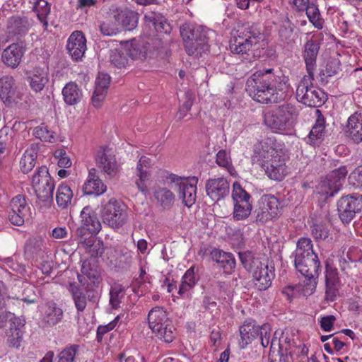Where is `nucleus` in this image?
Segmentation results:
<instances>
[{
    "mask_svg": "<svg viewBox=\"0 0 362 362\" xmlns=\"http://www.w3.org/2000/svg\"><path fill=\"white\" fill-rule=\"evenodd\" d=\"M238 256L243 267L252 274L255 287L259 291L268 289L275 276L274 267L250 250L240 252Z\"/></svg>",
    "mask_w": 362,
    "mask_h": 362,
    "instance_id": "f257e3e1",
    "label": "nucleus"
},
{
    "mask_svg": "<svg viewBox=\"0 0 362 362\" xmlns=\"http://www.w3.org/2000/svg\"><path fill=\"white\" fill-rule=\"evenodd\" d=\"M214 32L208 28L190 23L180 27L185 49L189 55L202 54L209 50V41Z\"/></svg>",
    "mask_w": 362,
    "mask_h": 362,
    "instance_id": "f03ea898",
    "label": "nucleus"
},
{
    "mask_svg": "<svg viewBox=\"0 0 362 362\" xmlns=\"http://www.w3.org/2000/svg\"><path fill=\"white\" fill-rule=\"evenodd\" d=\"M298 109L292 104H284L264 114V123L273 132L291 129L297 122Z\"/></svg>",
    "mask_w": 362,
    "mask_h": 362,
    "instance_id": "7ed1b4c3",
    "label": "nucleus"
},
{
    "mask_svg": "<svg viewBox=\"0 0 362 362\" xmlns=\"http://www.w3.org/2000/svg\"><path fill=\"white\" fill-rule=\"evenodd\" d=\"M273 71V69L256 71L247 80L245 90H282L287 88L285 77L277 79Z\"/></svg>",
    "mask_w": 362,
    "mask_h": 362,
    "instance_id": "20e7f679",
    "label": "nucleus"
},
{
    "mask_svg": "<svg viewBox=\"0 0 362 362\" xmlns=\"http://www.w3.org/2000/svg\"><path fill=\"white\" fill-rule=\"evenodd\" d=\"M260 31L253 25H243L237 32L236 35L230 42V49L232 53L247 54L253 44L260 39Z\"/></svg>",
    "mask_w": 362,
    "mask_h": 362,
    "instance_id": "39448f33",
    "label": "nucleus"
},
{
    "mask_svg": "<svg viewBox=\"0 0 362 362\" xmlns=\"http://www.w3.org/2000/svg\"><path fill=\"white\" fill-rule=\"evenodd\" d=\"M167 180L170 183L175 184L178 197L186 206L190 207L195 203L198 177L195 176L184 177L170 173L167 177Z\"/></svg>",
    "mask_w": 362,
    "mask_h": 362,
    "instance_id": "423d86ee",
    "label": "nucleus"
},
{
    "mask_svg": "<svg viewBox=\"0 0 362 362\" xmlns=\"http://www.w3.org/2000/svg\"><path fill=\"white\" fill-rule=\"evenodd\" d=\"M101 216L103 223L114 229L122 227L127 220L125 206L115 198L110 199L103 205Z\"/></svg>",
    "mask_w": 362,
    "mask_h": 362,
    "instance_id": "0eeeda50",
    "label": "nucleus"
},
{
    "mask_svg": "<svg viewBox=\"0 0 362 362\" xmlns=\"http://www.w3.org/2000/svg\"><path fill=\"white\" fill-rule=\"evenodd\" d=\"M347 173V168L344 165L331 171L318 184V193L325 196V199L334 197L341 189Z\"/></svg>",
    "mask_w": 362,
    "mask_h": 362,
    "instance_id": "6e6552de",
    "label": "nucleus"
},
{
    "mask_svg": "<svg viewBox=\"0 0 362 362\" xmlns=\"http://www.w3.org/2000/svg\"><path fill=\"white\" fill-rule=\"evenodd\" d=\"M151 37H139L133 39L127 42L124 52L133 60H145L151 58L155 51V40Z\"/></svg>",
    "mask_w": 362,
    "mask_h": 362,
    "instance_id": "1a4fd4ad",
    "label": "nucleus"
},
{
    "mask_svg": "<svg viewBox=\"0 0 362 362\" xmlns=\"http://www.w3.org/2000/svg\"><path fill=\"white\" fill-rule=\"evenodd\" d=\"M281 150L275 138H264L254 145L252 160L259 165H264L270 158L274 157Z\"/></svg>",
    "mask_w": 362,
    "mask_h": 362,
    "instance_id": "9d476101",
    "label": "nucleus"
},
{
    "mask_svg": "<svg viewBox=\"0 0 362 362\" xmlns=\"http://www.w3.org/2000/svg\"><path fill=\"white\" fill-rule=\"evenodd\" d=\"M8 218L14 226H21L25 220L31 216L30 207L26 198L23 194H18L12 198L9 204Z\"/></svg>",
    "mask_w": 362,
    "mask_h": 362,
    "instance_id": "9b49d317",
    "label": "nucleus"
},
{
    "mask_svg": "<svg viewBox=\"0 0 362 362\" xmlns=\"http://www.w3.org/2000/svg\"><path fill=\"white\" fill-rule=\"evenodd\" d=\"M296 271L310 282L313 288H315V279L318 277L321 265L317 255L294 259Z\"/></svg>",
    "mask_w": 362,
    "mask_h": 362,
    "instance_id": "f8f14e48",
    "label": "nucleus"
},
{
    "mask_svg": "<svg viewBox=\"0 0 362 362\" xmlns=\"http://www.w3.org/2000/svg\"><path fill=\"white\" fill-rule=\"evenodd\" d=\"M287 157L281 150L274 157L270 158L264 165H260L265 171L267 175L272 180L281 181L288 173V168L286 164Z\"/></svg>",
    "mask_w": 362,
    "mask_h": 362,
    "instance_id": "ddd939ff",
    "label": "nucleus"
},
{
    "mask_svg": "<svg viewBox=\"0 0 362 362\" xmlns=\"http://www.w3.org/2000/svg\"><path fill=\"white\" fill-rule=\"evenodd\" d=\"M95 160L97 167L110 178L116 176L119 170L115 156L107 147L102 146L97 151Z\"/></svg>",
    "mask_w": 362,
    "mask_h": 362,
    "instance_id": "4468645a",
    "label": "nucleus"
},
{
    "mask_svg": "<svg viewBox=\"0 0 362 362\" xmlns=\"http://www.w3.org/2000/svg\"><path fill=\"white\" fill-rule=\"evenodd\" d=\"M287 338L284 339H278L274 337L271 340V347L269 354V362H294L292 356L291 346L287 341Z\"/></svg>",
    "mask_w": 362,
    "mask_h": 362,
    "instance_id": "2eb2a0df",
    "label": "nucleus"
},
{
    "mask_svg": "<svg viewBox=\"0 0 362 362\" xmlns=\"http://www.w3.org/2000/svg\"><path fill=\"white\" fill-rule=\"evenodd\" d=\"M205 189L208 197L218 202L229 194L230 184L223 177L211 178L206 181Z\"/></svg>",
    "mask_w": 362,
    "mask_h": 362,
    "instance_id": "dca6fc26",
    "label": "nucleus"
},
{
    "mask_svg": "<svg viewBox=\"0 0 362 362\" xmlns=\"http://www.w3.org/2000/svg\"><path fill=\"white\" fill-rule=\"evenodd\" d=\"M66 49L74 61L82 59L86 50V39L81 31L73 32L67 40Z\"/></svg>",
    "mask_w": 362,
    "mask_h": 362,
    "instance_id": "f3484780",
    "label": "nucleus"
},
{
    "mask_svg": "<svg viewBox=\"0 0 362 362\" xmlns=\"http://www.w3.org/2000/svg\"><path fill=\"white\" fill-rule=\"evenodd\" d=\"M30 23L28 17L21 16H13L7 21V33L8 37H16L20 40L28 32Z\"/></svg>",
    "mask_w": 362,
    "mask_h": 362,
    "instance_id": "a211bd4d",
    "label": "nucleus"
},
{
    "mask_svg": "<svg viewBox=\"0 0 362 362\" xmlns=\"http://www.w3.org/2000/svg\"><path fill=\"white\" fill-rule=\"evenodd\" d=\"M110 11H113V18L126 30H132L137 26L139 14L132 10L124 8L119 9L112 6Z\"/></svg>",
    "mask_w": 362,
    "mask_h": 362,
    "instance_id": "6ab92c4d",
    "label": "nucleus"
},
{
    "mask_svg": "<svg viewBox=\"0 0 362 362\" xmlns=\"http://www.w3.org/2000/svg\"><path fill=\"white\" fill-rule=\"evenodd\" d=\"M81 275H78L80 283H83L82 278H86L90 283L98 285L102 280L101 269L98 262L95 259H89L83 262L81 269Z\"/></svg>",
    "mask_w": 362,
    "mask_h": 362,
    "instance_id": "aec40b11",
    "label": "nucleus"
},
{
    "mask_svg": "<svg viewBox=\"0 0 362 362\" xmlns=\"http://www.w3.org/2000/svg\"><path fill=\"white\" fill-rule=\"evenodd\" d=\"M316 121L308 136L305 139L307 144L313 146H320L324 140L325 119L319 110H315Z\"/></svg>",
    "mask_w": 362,
    "mask_h": 362,
    "instance_id": "412c9836",
    "label": "nucleus"
},
{
    "mask_svg": "<svg viewBox=\"0 0 362 362\" xmlns=\"http://www.w3.org/2000/svg\"><path fill=\"white\" fill-rule=\"evenodd\" d=\"M152 194L156 204L163 210H170L174 206L176 196L169 188L157 185L152 189Z\"/></svg>",
    "mask_w": 362,
    "mask_h": 362,
    "instance_id": "4be33fe9",
    "label": "nucleus"
},
{
    "mask_svg": "<svg viewBox=\"0 0 362 362\" xmlns=\"http://www.w3.org/2000/svg\"><path fill=\"white\" fill-rule=\"evenodd\" d=\"M107 186L99 177L98 170L93 168L89 170L86 181L83 186V191L87 195L99 196L105 193Z\"/></svg>",
    "mask_w": 362,
    "mask_h": 362,
    "instance_id": "5701e85b",
    "label": "nucleus"
},
{
    "mask_svg": "<svg viewBox=\"0 0 362 362\" xmlns=\"http://www.w3.org/2000/svg\"><path fill=\"white\" fill-rule=\"evenodd\" d=\"M72 297L74 301L76 308L78 312H83L86 305L88 298V300L92 303H96L99 299L98 291L94 289H87L86 293L80 288L75 287L72 289Z\"/></svg>",
    "mask_w": 362,
    "mask_h": 362,
    "instance_id": "b1692460",
    "label": "nucleus"
},
{
    "mask_svg": "<svg viewBox=\"0 0 362 362\" xmlns=\"http://www.w3.org/2000/svg\"><path fill=\"white\" fill-rule=\"evenodd\" d=\"M23 45L12 43L7 47L2 52V62L9 67L16 68L21 62L23 56Z\"/></svg>",
    "mask_w": 362,
    "mask_h": 362,
    "instance_id": "393cba45",
    "label": "nucleus"
},
{
    "mask_svg": "<svg viewBox=\"0 0 362 362\" xmlns=\"http://www.w3.org/2000/svg\"><path fill=\"white\" fill-rule=\"evenodd\" d=\"M320 49V43L317 40H310L304 45L303 59L309 76L313 75L316 67V59Z\"/></svg>",
    "mask_w": 362,
    "mask_h": 362,
    "instance_id": "a878e982",
    "label": "nucleus"
},
{
    "mask_svg": "<svg viewBox=\"0 0 362 362\" xmlns=\"http://www.w3.org/2000/svg\"><path fill=\"white\" fill-rule=\"evenodd\" d=\"M25 256L28 259L37 262L44 257V241L41 238H29L25 245Z\"/></svg>",
    "mask_w": 362,
    "mask_h": 362,
    "instance_id": "bb28decb",
    "label": "nucleus"
},
{
    "mask_svg": "<svg viewBox=\"0 0 362 362\" xmlns=\"http://www.w3.org/2000/svg\"><path fill=\"white\" fill-rule=\"evenodd\" d=\"M62 317V310L55 303L49 302L43 309L42 322L45 326L52 327L59 323Z\"/></svg>",
    "mask_w": 362,
    "mask_h": 362,
    "instance_id": "cd10ccee",
    "label": "nucleus"
},
{
    "mask_svg": "<svg viewBox=\"0 0 362 362\" xmlns=\"http://www.w3.org/2000/svg\"><path fill=\"white\" fill-rule=\"evenodd\" d=\"M211 258L221 267L224 272L230 274L234 271L236 261L230 252H224L219 249H214L211 252Z\"/></svg>",
    "mask_w": 362,
    "mask_h": 362,
    "instance_id": "c85d7f7f",
    "label": "nucleus"
},
{
    "mask_svg": "<svg viewBox=\"0 0 362 362\" xmlns=\"http://www.w3.org/2000/svg\"><path fill=\"white\" fill-rule=\"evenodd\" d=\"M259 326L256 325L255 322L245 321L243 325L240 327L239 346L243 349L248 344L258 337Z\"/></svg>",
    "mask_w": 362,
    "mask_h": 362,
    "instance_id": "c756f323",
    "label": "nucleus"
},
{
    "mask_svg": "<svg viewBox=\"0 0 362 362\" xmlns=\"http://www.w3.org/2000/svg\"><path fill=\"white\" fill-rule=\"evenodd\" d=\"M346 133L348 136L356 144L362 141V113L351 115L347 121Z\"/></svg>",
    "mask_w": 362,
    "mask_h": 362,
    "instance_id": "7c9ffc66",
    "label": "nucleus"
},
{
    "mask_svg": "<svg viewBox=\"0 0 362 362\" xmlns=\"http://www.w3.org/2000/svg\"><path fill=\"white\" fill-rule=\"evenodd\" d=\"M170 320L167 312L162 307L153 308L148 315V325L152 332L158 331L161 326L169 323Z\"/></svg>",
    "mask_w": 362,
    "mask_h": 362,
    "instance_id": "2f4dec72",
    "label": "nucleus"
},
{
    "mask_svg": "<svg viewBox=\"0 0 362 362\" xmlns=\"http://www.w3.org/2000/svg\"><path fill=\"white\" fill-rule=\"evenodd\" d=\"M38 151L37 144H32L25 150L20 160V168L23 173H28L35 167Z\"/></svg>",
    "mask_w": 362,
    "mask_h": 362,
    "instance_id": "473e14b6",
    "label": "nucleus"
},
{
    "mask_svg": "<svg viewBox=\"0 0 362 362\" xmlns=\"http://www.w3.org/2000/svg\"><path fill=\"white\" fill-rule=\"evenodd\" d=\"M24 324L21 319L13 317L10 324L9 332L8 334V344L11 347L19 348L23 339V331Z\"/></svg>",
    "mask_w": 362,
    "mask_h": 362,
    "instance_id": "72a5a7b5",
    "label": "nucleus"
},
{
    "mask_svg": "<svg viewBox=\"0 0 362 362\" xmlns=\"http://www.w3.org/2000/svg\"><path fill=\"white\" fill-rule=\"evenodd\" d=\"M247 93L255 101L267 105L278 103L285 99L284 92H247Z\"/></svg>",
    "mask_w": 362,
    "mask_h": 362,
    "instance_id": "f704fd0d",
    "label": "nucleus"
},
{
    "mask_svg": "<svg viewBox=\"0 0 362 362\" xmlns=\"http://www.w3.org/2000/svg\"><path fill=\"white\" fill-rule=\"evenodd\" d=\"M81 223L92 230L93 233H99L101 230V223L97 214L90 207L86 206L81 212Z\"/></svg>",
    "mask_w": 362,
    "mask_h": 362,
    "instance_id": "c9c22d12",
    "label": "nucleus"
},
{
    "mask_svg": "<svg viewBox=\"0 0 362 362\" xmlns=\"http://www.w3.org/2000/svg\"><path fill=\"white\" fill-rule=\"evenodd\" d=\"M73 196L71 187L67 184L62 183L59 185L56 193L57 206L62 209H67L71 204Z\"/></svg>",
    "mask_w": 362,
    "mask_h": 362,
    "instance_id": "e433bc0d",
    "label": "nucleus"
},
{
    "mask_svg": "<svg viewBox=\"0 0 362 362\" xmlns=\"http://www.w3.org/2000/svg\"><path fill=\"white\" fill-rule=\"evenodd\" d=\"M294 259L317 255L313 250L312 240L309 238H300L296 243V249L293 253Z\"/></svg>",
    "mask_w": 362,
    "mask_h": 362,
    "instance_id": "4c0bfd02",
    "label": "nucleus"
},
{
    "mask_svg": "<svg viewBox=\"0 0 362 362\" xmlns=\"http://www.w3.org/2000/svg\"><path fill=\"white\" fill-rule=\"evenodd\" d=\"M28 81L33 90H42L49 81L47 73L42 69L35 68L33 75L28 77Z\"/></svg>",
    "mask_w": 362,
    "mask_h": 362,
    "instance_id": "58836bf2",
    "label": "nucleus"
},
{
    "mask_svg": "<svg viewBox=\"0 0 362 362\" xmlns=\"http://www.w3.org/2000/svg\"><path fill=\"white\" fill-rule=\"evenodd\" d=\"M154 26L155 30L158 33L169 34L172 30V26L167 19L159 13H152L148 16H145Z\"/></svg>",
    "mask_w": 362,
    "mask_h": 362,
    "instance_id": "ea45409f",
    "label": "nucleus"
},
{
    "mask_svg": "<svg viewBox=\"0 0 362 362\" xmlns=\"http://www.w3.org/2000/svg\"><path fill=\"white\" fill-rule=\"evenodd\" d=\"M48 183L41 185L34 188L37 197L45 203L50 204L53 201V194L55 187L54 180L53 178Z\"/></svg>",
    "mask_w": 362,
    "mask_h": 362,
    "instance_id": "a19ab883",
    "label": "nucleus"
},
{
    "mask_svg": "<svg viewBox=\"0 0 362 362\" xmlns=\"http://www.w3.org/2000/svg\"><path fill=\"white\" fill-rule=\"evenodd\" d=\"M231 197L233 204H247L253 202L250 194L237 181L233 184Z\"/></svg>",
    "mask_w": 362,
    "mask_h": 362,
    "instance_id": "79ce46f5",
    "label": "nucleus"
},
{
    "mask_svg": "<svg viewBox=\"0 0 362 362\" xmlns=\"http://www.w3.org/2000/svg\"><path fill=\"white\" fill-rule=\"evenodd\" d=\"M338 202L355 214L359 213L362 210V195L359 194L344 196L339 199Z\"/></svg>",
    "mask_w": 362,
    "mask_h": 362,
    "instance_id": "37998d69",
    "label": "nucleus"
},
{
    "mask_svg": "<svg viewBox=\"0 0 362 362\" xmlns=\"http://www.w3.org/2000/svg\"><path fill=\"white\" fill-rule=\"evenodd\" d=\"M150 159L146 156H141L138 162L136 167L137 176L139 177V181L136 182L138 187L144 190V182L148 180L149 176L148 169L150 168Z\"/></svg>",
    "mask_w": 362,
    "mask_h": 362,
    "instance_id": "c03bdc74",
    "label": "nucleus"
},
{
    "mask_svg": "<svg viewBox=\"0 0 362 362\" xmlns=\"http://www.w3.org/2000/svg\"><path fill=\"white\" fill-rule=\"evenodd\" d=\"M99 28L103 35L113 36L119 33V24L113 18V11L108 13V16L100 23Z\"/></svg>",
    "mask_w": 362,
    "mask_h": 362,
    "instance_id": "a18cd8bd",
    "label": "nucleus"
},
{
    "mask_svg": "<svg viewBox=\"0 0 362 362\" xmlns=\"http://www.w3.org/2000/svg\"><path fill=\"white\" fill-rule=\"evenodd\" d=\"M305 7L307 8L304 11L306 12L310 22L312 23L315 28L321 29L323 22L318 6L316 4V0H312Z\"/></svg>",
    "mask_w": 362,
    "mask_h": 362,
    "instance_id": "49530a36",
    "label": "nucleus"
},
{
    "mask_svg": "<svg viewBox=\"0 0 362 362\" xmlns=\"http://www.w3.org/2000/svg\"><path fill=\"white\" fill-rule=\"evenodd\" d=\"M33 134L35 138L44 142L54 143L57 141L55 132L49 129L45 123L35 127L33 129Z\"/></svg>",
    "mask_w": 362,
    "mask_h": 362,
    "instance_id": "de8ad7c7",
    "label": "nucleus"
},
{
    "mask_svg": "<svg viewBox=\"0 0 362 362\" xmlns=\"http://www.w3.org/2000/svg\"><path fill=\"white\" fill-rule=\"evenodd\" d=\"M33 11L37 13L39 21L43 24L46 29L48 25L47 18L50 13V6L45 0H36Z\"/></svg>",
    "mask_w": 362,
    "mask_h": 362,
    "instance_id": "09e8293b",
    "label": "nucleus"
},
{
    "mask_svg": "<svg viewBox=\"0 0 362 362\" xmlns=\"http://www.w3.org/2000/svg\"><path fill=\"white\" fill-rule=\"evenodd\" d=\"M252 203L233 204V211L232 213L233 220L239 221L249 218L253 209Z\"/></svg>",
    "mask_w": 362,
    "mask_h": 362,
    "instance_id": "8fccbe9b",
    "label": "nucleus"
},
{
    "mask_svg": "<svg viewBox=\"0 0 362 362\" xmlns=\"http://www.w3.org/2000/svg\"><path fill=\"white\" fill-rule=\"evenodd\" d=\"M298 101L309 107L320 106V100H317L315 94L323 96L325 92H296Z\"/></svg>",
    "mask_w": 362,
    "mask_h": 362,
    "instance_id": "3c124183",
    "label": "nucleus"
},
{
    "mask_svg": "<svg viewBox=\"0 0 362 362\" xmlns=\"http://www.w3.org/2000/svg\"><path fill=\"white\" fill-rule=\"evenodd\" d=\"M175 329L173 325L172 320H170L169 323L163 325L158 329V331L155 330L153 333H154L159 339L166 343H170L175 339Z\"/></svg>",
    "mask_w": 362,
    "mask_h": 362,
    "instance_id": "603ef678",
    "label": "nucleus"
},
{
    "mask_svg": "<svg viewBox=\"0 0 362 362\" xmlns=\"http://www.w3.org/2000/svg\"><path fill=\"white\" fill-rule=\"evenodd\" d=\"M125 294V288L123 286L115 284L111 286L110 291V303L114 309H117L119 307Z\"/></svg>",
    "mask_w": 362,
    "mask_h": 362,
    "instance_id": "864d4df0",
    "label": "nucleus"
},
{
    "mask_svg": "<svg viewBox=\"0 0 362 362\" xmlns=\"http://www.w3.org/2000/svg\"><path fill=\"white\" fill-rule=\"evenodd\" d=\"M311 234L316 240H325L329 235V226L322 221L314 223L310 226Z\"/></svg>",
    "mask_w": 362,
    "mask_h": 362,
    "instance_id": "5fc2aeb1",
    "label": "nucleus"
},
{
    "mask_svg": "<svg viewBox=\"0 0 362 362\" xmlns=\"http://www.w3.org/2000/svg\"><path fill=\"white\" fill-rule=\"evenodd\" d=\"M83 247L92 257H101L104 253L103 243L100 240H97L95 237L90 240V243H86Z\"/></svg>",
    "mask_w": 362,
    "mask_h": 362,
    "instance_id": "6e6d98bb",
    "label": "nucleus"
},
{
    "mask_svg": "<svg viewBox=\"0 0 362 362\" xmlns=\"http://www.w3.org/2000/svg\"><path fill=\"white\" fill-rule=\"evenodd\" d=\"M52 178L46 166H40L32 177V186L34 189L41 185H46L48 183L47 181H50Z\"/></svg>",
    "mask_w": 362,
    "mask_h": 362,
    "instance_id": "4d7b16f0",
    "label": "nucleus"
},
{
    "mask_svg": "<svg viewBox=\"0 0 362 362\" xmlns=\"http://www.w3.org/2000/svg\"><path fill=\"white\" fill-rule=\"evenodd\" d=\"M96 234L98 233L92 232L90 228L85 227L82 223L74 232V236L81 246L86 243H90V240L93 238Z\"/></svg>",
    "mask_w": 362,
    "mask_h": 362,
    "instance_id": "13d9d810",
    "label": "nucleus"
},
{
    "mask_svg": "<svg viewBox=\"0 0 362 362\" xmlns=\"http://www.w3.org/2000/svg\"><path fill=\"white\" fill-rule=\"evenodd\" d=\"M292 23L288 16H285L282 21L281 24L279 28V35L281 41L288 42L293 34Z\"/></svg>",
    "mask_w": 362,
    "mask_h": 362,
    "instance_id": "bf43d9fd",
    "label": "nucleus"
},
{
    "mask_svg": "<svg viewBox=\"0 0 362 362\" xmlns=\"http://www.w3.org/2000/svg\"><path fill=\"white\" fill-rule=\"evenodd\" d=\"M79 346L74 344L65 348L58 355V362H76V354Z\"/></svg>",
    "mask_w": 362,
    "mask_h": 362,
    "instance_id": "052dcab7",
    "label": "nucleus"
},
{
    "mask_svg": "<svg viewBox=\"0 0 362 362\" xmlns=\"http://www.w3.org/2000/svg\"><path fill=\"white\" fill-rule=\"evenodd\" d=\"M279 202L273 195H267L264 197V208L273 214V216L278 217L280 213L279 208Z\"/></svg>",
    "mask_w": 362,
    "mask_h": 362,
    "instance_id": "680f3d73",
    "label": "nucleus"
},
{
    "mask_svg": "<svg viewBox=\"0 0 362 362\" xmlns=\"http://www.w3.org/2000/svg\"><path fill=\"white\" fill-rule=\"evenodd\" d=\"M341 62L338 58H330L325 66V69L321 71L322 76L331 77L339 73L340 71Z\"/></svg>",
    "mask_w": 362,
    "mask_h": 362,
    "instance_id": "e2e57ef3",
    "label": "nucleus"
},
{
    "mask_svg": "<svg viewBox=\"0 0 362 362\" xmlns=\"http://www.w3.org/2000/svg\"><path fill=\"white\" fill-rule=\"evenodd\" d=\"M0 99L7 106H13L22 100L21 92H0Z\"/></svg>",
    "mask_w": 362,
    "mask_h": 362,
    "instance_id": "0e129e2a",
    "label": "nucleus"
},
{
    "mask_svg": "<svg viewBox=\"0 0 362 362\" xmlns=\"http://www.w3.org/2000/svg\"><path fill=\"white\" fill-rule=\"evenodd\" d=\"M325 300L335 301L339 296L340 282L325 283Z\"/></svg>",
    "mask_w": 362,
    "mask_h": 362,
    "instance_id": "69168bd1",
    "label": "nucleus"
},
{
    "mask_svg": "<svg viewBox=\"0 0 362 362\" xmlns=\"http://www.w3.org/2000/svg\"><path fill=\"white\" fill-rule=\"evenodd\" d=\"M54 158L60 168H68L71 166V160L63 148L57 149L54 153Z\"/></svg>",
    "mask_w": 362,
    "mask_h": 362,
    "instance_id": "338daca9",
    "label": "nucleus"
},
{
    "mask_svg": "<svg viewBox=\"0 0 362 362\" xmlns=\"http://www.w3.org/2000/svg\"><path fill=\"white\" fill-rule=\"evenodd\" d=\"M110 60L112 64L119 69L125 67L128 63V59L126 57L125 52H112L110 56Z\"/></svg>",
    "mask_w": 362,
    "mask_h": 362,
    "instance_id": "774afa93",
    "label": "nucleus"
}]
</instances>
